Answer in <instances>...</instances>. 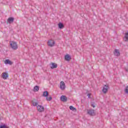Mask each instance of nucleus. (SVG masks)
Segmentation results:
<instances>
[{
  "label": "nucleus",
  "instance_id": "f257e3e1",
  "mask_svg": "<svg viewBox=\"0 0 128 128\" xmlns=\"http://www.w3.org/2000/svg\"><path fill=\"white\" fill-rule=\"evenodd\" d=\"M10 46L11 48H12V50H16L18 48V44L14 41L10 42Z\"/></svg>",
  "mask_w": 128,
  "mask_h": 128
},
{
  "label": "nucleus",
  "instance_id": "f03ea898",
  "mask_svg": "<svg viewBox=\"0 0 128 128\" xmlns=\"http://www.w3.org/2000/svg\"><path fill=\"white\" fill-rule=\"evenodd\" d=\"M48 46L52 48V46H54V44H56V42L54 41V40H48Z\"/></svg>",
  "mask_w": 128,
  "mask_h": 128
},
{
  "label": "nucleus",
  "instance_id": "7ed1b4c3",
  "mask_svg": "<svg viewBox=\"0 0 128 128\" xmlns=\"http://www.w3.org/2000/svg\"><path fill=\"white\" fill-rule=\"evenodd\" d=\"M60 84V88L62 90H66V84H64V81H61Z\"/></svg>",
  "mask_w": 128,
  "mask_h": 128
},
{
  "label": "nucleus",
  "instance_id": "20e7f679",
  "mask_svg": "<svg viewBox=\"0 0 128 128\" xmlns=\"http://www.w3.org/2000/svg\"><path fill=\"white\" fill-rule=\"evenodd\" d=\"M37 110L40 112H42L44 110V108L40 105H38L37 106Z\"/></svg>",
  "mask_w": 128,
  "mask_h": 128
},
{
  "label": "nucleus",
  "instance_id": "39448f33",
  "mask_svg": "<svg viewBox=\"0 0 128 128\" xmlns=\"http://www.w3.org/2000/svg\"><path fill=\"white\" fill-rule=\"evenodd\" d=\"M87 112L88 114H90V116L96 115V112H94V110H87Z\"/></svg>",
  "mask_w": 128,
  "mask_h": 128
},
{
  "label": "nucleus",
  "instance_id": "423d86ee",
  "mask_svg": "<svg viewBox=\"0 0 128 128\" xmlns=\"http://www.w3.org/2000/svg\"><path fill=\"white\" fill-rule=\"evenodd\" d=\"M108 90V85H104L102 90V92H104V94H106Z\"/></svg>",
  "mask_w": 128,
  "mask_h": 128
},
{
  "label": "nucleus",
  "instance_id": "0eeeda50",
  "mask_svg": "<svg viewBox=\"0 0 128 128\" xmlns=\"http://www.w3.org/2000/svg\"><path fill=\"white\" fill-rule=\"evenodd\" d=\"M60 100L62 102H66L68 100V97L66 96L62 95L60 96Z\"/></svg>",
  "mask_w": 128,
  "mask_h": 128
},
{
  "label": "nucleus",
  "instance_id": "6e6552de",
  "mask_svg": "<svg viewBox=\"0 0 128 128\" xmlns=\"http://www.w3.org/2000/svg\"><path fill=\"white\" fill-rule=\"evenodd\" d=\"M2 78L4 80H6L8 78V74L7 72H3L2 74Z\"/></svg>",
  "mask_w": 128,
  "mask_h": 128
},
{
  "label": "nucleus",
  "instance_id": "1a4fd4ad",
  "mask_svg": "<svg viewBox=\"0 0 128 128\" xmlns=\"http://www.w3.org/2000/svg\"><path fill=\"white\" fill-rule=\"evenodd\" d=\"M120 50L116 49L114 52V55L116 56H120Z\"/></svg>",
  "mask_w": 128,
  "mask_h": 128
},
{
  "label": "nucleus",
  "instance_id": "9d476101",
  "mask_svg": "<svg viewBox=\"0 0 128 128\" xmlns=\"http://www.w3.org/2000/svg\"><path fill=\"white\" fill-rule=\"evenodd\" d=\"M65 60H67V62H68L70 60L72 59V58L70 57V54H66L64 56Z\"/></svg>",
  "mask_w": 128,
  "mask_h": 128
},
{
  "label": "nucleus",
  "instance_id": "9b49d317",
  "mask_svg": "<svg viewBox=\"0 0 128 128\" xmlns=\"http://www.w3.org/2000/svg\"><path fill=\"white\" fill-rule=\"evenodd\" d=\"M4 64H10V66H12V62L10 60L7 59L4 60Z\"/></svg>",
  "mask_w": 128,
  "mask_h": 128
},
{
  "label": "nucleus",
  "instance_id": "f8f14e48",
  "mask_svg": "<svg viewBox=\"0 0 128 128\" xmlns=\"http://www.w3.org/2000/svg\"><path fill=\"white\" fill-rule=\"evenodd\" d=\"M50 68H58V64H56L55 63H52L50 64Z\"/></svg>",
  "mask_w": 128,
  "mask_h": 128
},
{
  "label": "nucleus",
  "instance_id": "ddd939ff",
  "mask_svg": "<svg viewBox=\"0 0 128 128\" xmlns=\"http://www.w3.org/2000/svg\"><path fill=\"white\" fill-rule=\"evenodd\" d=\"M14 18H9L8 20V24H11L12 22H14Z\"/></svg>",
  "mask_w": 128,
  "mask_h": 128
},
{
  "label": "nucleus",
  "instance_id": "4468645a",
  "mask_svg": "<svg viewBox=\"0 0 128 128\" xmlns=\"http://www.w3.org/2000/svg\"><path fill=\"white\" fill-rule=\"evenodd\" d=\"M124 42L128 41V32L125 34V36L124 38Z\"/></svg>",
  "mask_w": 128,
  "mask_h": 128
},
{
  "label": "nucleus",
  "instance_id": "2eb2a0df",
  "mask_svg": "<svg viewBox=\"0 0 128 128\" xmlns=\"http://www.w3.org/2000/svg\"><path fill=\"white\" fill-rule=\"evenodd\" d=\"M40 90V87L38 86H36L34 87V92H38V90Z\"/></svg>",
  "mask_w": 128,
  "mask_h": 128
},
{
  "label": "nucleus",
  "instance_id": "dca6fc26",
  "mask_svg": "<svg viewBox=\"0 0 128 128\" xmlns=\"http://www.w3.org/2000/svg\"><path fill=\"white\" fill-rule=\"evenodd\" d=\"M48 96V91L43 92V96Z\"/></svg>",
  "mask_w": 128,
  "mask_h": 128
},
{
  "label": "nucleus",
  "instance_id": "f3484780",
  "mask_svg": "<svg viewBox=\"0 0 128 128\" xmlns=\"http://www.w3.org/2000/svg\"><path fill=\"white\" fill-rule=\"evenodd\" d=\"M58 28H64V24H62V23H59L58 24Z\"/></svg>",
  "mask_w": 128,
  "mask_h": 128
},
{
  "label": "nucleus",
  "instance_id": "a211bd4d",
  "mask_svg": "<svg viewBox=\"0 0 128 128\" xmlns=\"http://www.w3.org/2000/svg\"><path fill=\"white\" fill-rule=\"evenodd\" d=\"M52 96H50L48 97H46V100H48V102H50V100H52Z\"/></svg>",
  "mask_w": 128,
  "mask_h": 128
},
{
  "label": "nucleus",
  "instance_id": "6ab92c4d",
  "mask_svg": "<svg viewBox=\"0 0 128 128\" xmlns=\"http://www.w3.org/2000/svg\"><path fill=\"white\" fill-rule=\"evenodd\" d=\"M70 109L71 110H76V108H74L72 106H70Z\"/></svg>",
  "mask_w": 128,
  "mask_h": 128
},
{
  "label": "nucleus",
  "instance_id": "aec40b11",
  "mask_svg": "<svg viewBox=\"0 0 128 128\" xmlns=\"http://www.w3.org/2000/svg\"><path fill=\"white\" fill-rule=\"evenodd\" d=\"M125 92H126V94H128V86H127L126 88Z\"/></svg>",
  "mask_w": 128,
  "mask_h": 128
},
{
  "label": "nucleus",
  "instance_id": "412c9836",
  "mask_svg": "<svg viewBox=\"0 0 128 128\" xmlns=\"http://www.w3.org/2000/svg\"><path fill=\"white\" fill-rule=\"evenodd\" d=\"M33 106H38V102H33Z\"/></svg>",
  "mask_w": 128,
  "mask_h": 128
},
{
  "label": "nucleus",
  "instance_id": "4be33fe9",
  "mask_svg": "<svg viewBox=\"0 0 128 128\" xmlns=\"http://www.w3.org/2000/svg\"><path fill=\"white\" fill-rule=\"evenodd\" d=\"M91 94H87V96H88V98H90V96H91Z\"/></svg>",
  "mask_w": 128,
  "mask_h": 128
},
{
  "label": "nucleus",
  "instance_id": "5701e85b",
  "mask_svg": "<svg viewBox=\"0 0 128 128\" xmlns=\"http://www.w3.org/2000/svg\"><path fill=\"white\" fill-rule=\"evenodd\" d=\"M92 108H94L95 107V106L94 104H92Z\"/></svg>",
  "mask_w": 128,
  "mask_h": 128
}]
</instances>
